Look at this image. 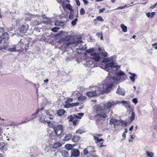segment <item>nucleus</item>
I'll use <instances>...</instances> for the list:
<instances>
[{
	"label": "nucleus",
	"instance_id": "6",
	"mask_svg": "<svg viewBox=\"0 0 157 157\" xmlns=\"http://www.w3.org/2000/svg\"><path fill=\"white\" fill-rule=\"evenodd\" d=\"M45 112V111L43 109H38L35 113L33 114L31 116V119H30V120H32L35 119L38 116L39 117L40 116V115L44 114Z\"/></svg>",
	"mask_w": 157,
	"mask_h": 157
},
{
	"label": "nucleus",
	"instance_id": "61",
	"mask_svg": "<svg viewBox=\"0 0 157 157\" xmlns=\"http://www.w3.org/2000/svg\"><path fill=\"white\" fill-rule=\"evenodd\" d=\"M101 35H102L101 32L98 33H97V34H96V35L98 36Z\"/></svg>",
	"mask_w": 157,
	"mask_h": 157
},
{
	"label": "nucleus",
	"instance_id": "48",
	"mask_svg": "<svg viewBox=\"0 0 157 157\" xmlns=\"http://www.w3.org/2000/svg\"><path fill=\"white\" fill-rule=\"evenodd\" d=\"M80 13L81 15H83L85 14L84 10L83 8H81L80 10Z\"/></svg>",
	"mask_w": 157,
	"mask_h": 157
},
{
	"label": "nucleus",
	"instance_id": "59",
	"mask_svg": "<svg viewBox=\"0 0 157 157\" xmlns=\"http://www.w3.org/2000/svg\"><path fill=\"white\" fill-rule=\"evenodd\" d=\"M55 25L56 26H58L60 25L59 23L58 22V21H57L55 22Z\"/></svg>",
	"mask_w": 157,
	"mask_h": 157
},
{
	"label": "nucleus",
	"instance_id": "25",
	"mask_svg": "<svg viewBox=\"0 0 157 157\" xmlns=\"http://www.w3.org/2000/svg\"><path fill=\"white\" fill-rule=\"evenodd\" d=\"M133 110L132 111H131L132 112V113L130 117V122H132L135 119V114L133 112Z\"/></svg>",
	"mask_w": 157,
	"mask_h": 157
},
{
	"label": "nucleus",
	"instance_id": "41",
	"mask_svg": "<svg viewBox=\"0 0 157 157\" xmlns=\"http://www.w3.org/2000/svg\"><path fill=\"white\" fill-rule=\"evenodd\" d=\"M46 123H48V125L50 127H52L53 126V123L51 121L48 122L47 121V122Z\"/></svg>",
	"mask_w": 157,
	"mask_h": 157
},
{
	"label": "nucleus",
	"instance_id": "27",
	"mask_svg": "<svg viewBox=\"0 0 157 157\" xmlns=\"http://www.w3.org/2000/svg\"><path fill=\"white\" fill-rule=\"evenodd\" d=\"M65 7L67 9L71 11V12L74 11V10L72 9L71 6L70 4H66L65 5Z\"/></svg>",
	"mask_w": 157,
	"mask_h": 157
},
{
	"label": "nucleus",
	"instance_id": "3",
	"mask_svg": "<svg viewBox=\"0 0 157 157\" xmlns=\"http://www.w3.org/2000/svg\"><path fill=\"white\" fill-rule=\"evenodd\" d=\"M94 109L97 112V114L95 116L97 122L98 121L105 119L108 116L109 113L104 109V108L101 105H96L94 106Z\"/></svg>",
	"mask_w": 157,
	"mask_h": 157
},
{
	"label": "nucleus",
	"instance_id": "14",
	"mask_svg": "<svg viewBox=\"0 0 157 157\" xmlns=\"http://www.w3.org/2000/svg\"><path fill=\"white\" fill-rule=\"evenodd\" d=\"M128 73L131 75L129 78L131 81L133 82L135 81V79L136 78L137 76L136 74L134 73H132L130 72H128Z\"/></svg>",
	"mask_w": 157,
	"mask_h": 157
},
{
	"label": "nucleus",
	"instance_id": "38",
	"mask_svg": "<svg viewBox=\"0 0 157 157\" xmlns=\"http://www.w3.org/2000/svg\"><path fill=\"white\" fill-rule=\"evenodd\" d=\"M95 49L94 48H92L90 49H87L86 50V52L88 53H90L95 51Z\"/></svg>",
	"mask_w": 157,
	"mask_h": 157
},
{
	"label": "nucleus",
	"instance_id": "58",
	"mask_svg": "<svg viewBox=\"0 0 157 157\" xmlns=\"http://www.w3.org/2000/svg\"><path fill=\"white\" fill-rule=\"evenodd\" d=\"M83 1L85 5H87L88 4V2L87 0H83Z\"/></svg>",
	"mask_w": 157,
	"mask_h": 157
},
{
	"label": "nucleus",
	"instance_id": "16",
	"mask_svg": "<svg viewBox=\"0 0 157 157\" xmlns=\"http://www.w3.org/2000/svg\"><path fill=\"white\" fill-rule=\"evenodd\" d=\"M116 92L117 94L122 96H124L125 95L124 90L123 89L121 88L119 86H118V88Z\"/></svg>",
	"mask_w": 157,
	"mask_h": 157
},
{
	"label": "nucleus",
	"instance_id": "40",
	"mask_svg": "<svg viewBox=\"0 0 157 157\" xmlns=\"http://www.w3.org/2000/svg\"><path fill=\"white\" fill-rule=\"evenodd\" d=\"M8 50L10 52H15L16 51V47L14 46L12 48H10Z\"/></svg>",
	"mask_w": 157,
	"mask_h": 157
},
{
	"label": "nucleus",
	"instance_id": "31",
	"mask_svg": "<svg viewBox=\"0 0 157 157\" xmlns=\"http://www.w3.org/2000/svg\"><path fill=\"white\" fill-rule=\"evenodd\" d=\"M78 100L80 101H82L86 99V98L82 95H80L78 97Z\"/></svg>",
	"mask_w": 157,
	"mask_h": 157
},
{
	"label": "nucleus",
	"instance_id": "50",
	"mask_svg": "<svg viewBox=\"0 0 157 157\" xmlns=\"http://www.w3.org/2000/svg\"><path fill=\"white\" fill-rule=\"evenodd\" d=\"M132 101L135 104L138 102L137 99L136 98H133L132 99Z\"/></svg>",
	"mask_w": 157,
	"mask_h": 157
},
{
	"label": "nucleus",
	"instance_id": "52",
	"mask_svg": "<svg viewBox=\"0 0 157 157\" xmlns=\"http://www.w3.org/2000/svg\"><path fill=\"white\" fill-rule=\"evenodd\" d=\"M157 3H156V4H154L153 5L150 6V8L151 9H153L154 8H155V7H156V6H157Z\"/></svg>",
	"mask_w": 157,
	"mask_h": 157
},
{
	"label": "nucleus",
	"instance_id": "46",
	"mask_svg": "<svg viewBox=\"0 0 157 157\" xmlns=\"http://www.w3.org/2000/svg\"><path fill=\"white\" fill-rule=\"evenodd\" d=\"M73 17L74 15L72 13V12H71L69 16V18L71 20L73 19Z\"/></svg>",
	"mask_w": 157,
	"mask_h": 157
},
{
	"label": "nucleus",
	"instance_id": "1",
	"mask_svg": "<svg viewBox=\"0 0 157 157\" xmlns=\"http://www.w3.org/2000/svg\"><path fill=\"white\" fill-rule=\"evenodd\" d=\"M113 56L104 59L100 67L109 73L105 79L104 83L108 88L107 91H111L114 83H118L120 80L123 81L125 79L124 76H126L125 73L121 71H117L120 67L119 65H114Z\"/></svg>",
	"mask_w": 157,
	"mask_h": 157
},
{
	"label": "nucleus",
	"instance_id": "29",
	"mask_svg": "<svg viewBox=\"0 0 157 157\" xmlns=\"http://www.w3.org/2000/svg\"><path fill=\"white\" fill-rule=\"evenodd\" d=\"M80 93L77 91L74 92L72 94V96L74 97L75 98L78 97Z\"/></svg>",
	"mask_w": 157,
	"mask_h": 157
},
{
	"label": "nucleus",
	"instance_id": "18",
	"mask_svg": "<svg viewBox=\"0 0 157 157\" xmlns=\"http://www.w3.org/2000/svg\"><path fill=\"white\" fill-rule=\"evenodd\" d=\"M22 45L21 47V48L23 50L25 49L26 50L28 49L29 45V43H26L25 42H24V43L22 42Z\"/></svg>",
	"mask_w": 157,
	"mask_h": 157
},
{
	"label": "nucleus",
	"instance_id": "34",
	"mask_svg": "<svg viewBox=\"0 0 157 157\" xmlns=\"http://www.w3.org/2000/svg\"><path fill=\"white\" fill-rule=\"evenodd\" d=\"M94 140L97 141L96 143H98L102 141H103V139H99L98 137L96 136H94Z\"/></svg>",
	"mask_w": 157,
	"mask_h": 157
},
{
	"label": "nucleus",
	"instance_id": "4",
	"mask_svg": "<svg viewBox=\"0 0 157 157\" xmlns=\"http://www.w3.org/2000/svg\"><path fill=\"white\" fill-rule=\"evenodd\" d=\"M118 103L117 101L110 100L106 103H104L103 104L102 107L104 108V109L109 113L112 107H114Z\"/></svg>",
	"mask_w": 157,
	"mask_h": 157
},
{
	"label": "nucleus",
	"instance_id": "28",
	"mask_svg": "<svg viewBox=\"0 0 157 157\" xmlns=\"http://www.w3.org/2000/svg\"><path fill=\"white\" fill-rule=\"evenodd\" d=\"M120 27L122 29V30L124 32H126L127 31V27L124 25L123 24H121L120 25Z\"/></svg>",
	"mask_w": 157,
	"mask_h": 157
},
{
	"label": "nucleus",
	"instance_id": "9",
	"mask_svg": "<svg viewBox=\"0 0 157 157\" xmlns=\"http://www.w3.org/2000/svg\"><path fill=\"white\" fill-rule=\"evenodd\" d=\"M63 127L62 125H58L55 128H54L55 132L57 135H60L63 132Z\"/></svg>",
	"mask_w": 157,
	"mask_h": 157
},
{
	"label": "nucleus",
	"instance_id": "53",
	"mask_svg": "<svg viewBox=\"0 0 157 157\" xmlns=\"http://www.w3.org/2000/svg\"><path fill=\"white\" fill-rule=\"evenodd\" d=\"M65 147L68 150L70 149L71 147V145L69 144H66Z\"/></svg>",
	"mask_w": 157,
	"mask_h": 157
},
{
	"label": "nucleus",
	"instance_id": "26",
	"mask_svg": "<svg viewBox=\"0 0 157 157\" xmlns=\"http://www.w3.org/2000/svg\"><path fill=\"white\" fill-rule=\"evenodd\" d=\"M65 112V111L63 109L59 110L57 111V114L59 116H62L63 115Z\"/></svg>",
	"mask_w": 157,
	"mask_h": 157
},
{
	"label": "nucleus",
	"instance_id": "54",
	"mask_svg": "<svg viewBox=\"0 0 157 157\" xmlns=\"http://www.w3.org/2000/svg\"><path fill=\"white\" fill-rule=\"evenodd\" d=\"M105 10V8H102L99 10V13H101L103 12Z\"/></svg>",
	"mask_w": 157,
	"mask_h": 157
},
{
	"label": "nucleus",
	"instance_id": "62",
	"mask_svg": "<svg viewBox=\"0 0 157 157\" xmlns=\"http://www.w3.org/2000/svg\"><path fill=\"white\" fill-rule=\"evenodd\" d=\"M57 154L56 153H55L53 155V157H57Z\"/></svg>",
	"mask_w": 157,
	"mask_h": 157
},
{
	"label": "nucleus",
	"instance_id": "30",
	"mask_svg": "<svg viewBox=\"0 0 157 157\" xmlns=\"http://www.w3.org/2000/svg\"><path fill=\"white\" fill-rule=\"evenodd\" d=\"M155 12H152L151 13H146V15L148 17L151 18L153 17V16L155 14Z\"/></svg>",
	"mask_w": 157,
	"mask_h": 157
},
{
	"label": "nucleus",
	"instance_id": "13",
	"mask_svg": "<svg viewBox=\"0 0 157 157\" xmlns=\"http://www.w3.org/2000/svg\"><path fill=\"white\" fill-rule=\"evenodd\" d=\"M45 111V113L43 115H40V116L39 117V121L41 122L44 124H45L47 121V119L46 117H45V115L47 114V113H46Z\"/></svg>",
	"mask_w": 157,
	"mask_h": 157
},
{
	"label": "nucleus",
	"instance_id": "17",
	"mask_svg": "<svg viewBox=\"0 0 157 157\" xmlns=\"http://www.w3.org/2000/svg\"><path fill=\"white\" fill-rule=\"evenodd\" d=\"M67 104L64 105V107L66 108H69L74 106H77L78 105V102H76L72 103H67Z\"/></svg>",
	"mask_w": 157,
	"mask_h": 157
},
{
	"label": "nucleus",
	"instance_id": "43",
	"mask_svg": "<svg viewBox=\"0 0 157 157\" xmlns=\"http://www.w3.org/2000/svg\"><path fill=\"white\" fill-rule=\"evenodd\" d=\"M56 1L60 4L63 7L64 6V3L63 1L61 0H56Z\"/></svg>",
	"mask_w": 157,
	"mask_h": 157
},
{
	"label": "nucleus",
	"instance_id": "23",
	"mask_svg": "<svg viewBox=\"0 0 157 157\" xmlns=\"http://www.w3.org/2000/svg\"><path fill=\"white\" fill-rule=\"evenodd\" d=\"M45 19V20H44L43 21V22L44 24H49L51 22V21L50 18H44Z\"/></svg>",
	"mask_w": 157,
	"mask_h": 157
},
{
	"label": "nucleus",
	"instance_id": "32",
	"mask_svg": "<svg viewBox=\"0 0 157 157\" xmlns=\"http://www.w3.org/2000/svg\"><path fill=\"white\" fill-rule=\"evenodd\" d=\"M146 153L147 156L149 157H153L154 155V154L151 152L149 151H146Z\"/></svg>",
	"mask_w": 157,
	"mask_h": 157
},
{
	"label": "nucleus",
	"instance_id": "5",
	"mask_svg": "<svg viewBox=\"0 0 157 157\" xmlns=\"http://www.w3.org/2000/svg\"><path fill=\"white\" fill-rule=\"evenodd\" d=\"M99 54H101L104 57H106L108 54L106 52H99V54L94 52L91 54V56L93 57L90 58L91 60L92 61L98 62L99 61L100 58L99 56Z\"/></svg>",
	"mask_w": 157,
	"mask_h": 157
},
{
	"label": "nucleus",
	"instance_id": "2",
	"mask_svg": "<svg viewBox=\"0 0 157 157\" xmlns=\"http://www.w3.org/2000/svg\"><path fill=\"white\" fill-rule=\"evenodd\" d=\"M90 89L92 90L86 93V95L89 97L95 96L96 95L102 94L104 93H108L110 91H107L108 88L104 82L99 86H90Z\"/></svg>",
	"mask_w": 157,
	"mask_h": 157
},
{
	"label": "nucleus",
	"instance_id": "11",
	"mask_svg": "<svg viewBox=\"0 0 157 157\" xmlns=\"http://www.w3.org/2000/svg\"><path fill=\"white\" fill-rule=\"evenodd\" d=\"M110 124H113L114 128L116 126H119L120 124V120L118 121L112 118L110 120Z\"/></svg>",
	"mask_w": 157,
	"mask_h": 157
},
{
	"label": "nucleus",
	"instance_id": "20",
	"mask_svg": "<svg viewBox=\"0 0 157 157\" xmlns=\"http://www.w3.org/2000/svg\"><path fill=\"white\" fill-rule=\"evenodd\" d=\"M84 113H78V115H76L74 114L73 116H74V118L75 119L77 120V119H80L81 118V117H82L83 116Z\"/></svg>",
	"mask_w": 157,
	"mask_h": 157
},
{
	"label": "nucleus",
	"instance_id": "12",
	"mask_svg": "<svg viewBox=\"0 0 157 157\" xmlns=\"http://www.w3.org/2000/svg\"><path fill=\"white\" fill-rule=\"evenodd\" d=\"M80 154L79 151L77 149H74L71 151V157L78 156Z\"/></svg>",
	"mask_w": 157,
	"mask_h": 157
},
{
	"label": "nucleus",
	"instance_id": "44",
	"mask_svg": "<svg viewBox=\"0 0 157 157\" xmlns=\"http://www.w3.org/2000/svg\"><path fill=\"white\" fill-rule=\"evenodd\" d=\"M59 29V28L57 27H55L53 28L52 29V30L53 32H56L58 31V30Z\"/></svg>",
	"mask_w": 157,
	"mask_h": 157
},
{
	"label": "nucleus",
	"instance_id": "22",
	"mask_svg": "<svg viewBox=\"0 0 157 157\" xmlns=\"http://www.w3.org/2000/svg\"><path fill=\"white\" fill-rule=\"evenodd\" d=\"M61 146L62 145L59 142H57L54 144L52 147L54 148H56L58 147Z\"/></svg>",
	"mask_w": 157,
	"mask_h": 157
},
{
	"label": "nucleus",
	"instance_id": "15",
	"mask_svg": "<svg viewBox=\"0 0 157 157\" xmlns=\"http://www.w3.org/2000/svg\"><path fill=\"white\" fill-rule=\"evenodd\" d=\"M29 28L28 25H24L21 26L20 29V31L21 33L26 32Z\"/></svg>",
	"mask_w": 157,
	"mask_h": 157
},
{
	"label": "nucleus",
	"instance_id": "49",
	"mask_svg": "<svg viewBox=\"0 0 157 157\" xmlns=\"http://www.w3.org/2000/svg\"><path fill=\"white\" fill-rule=\"evenodd\" d=\"M73 101V99L72 98H69L66 101V103H68L69 102H72Z\"/></svg>",
	"mask_w": 157,
	"mask_h": 157
},
{
	"label": "nucleus",
	"instance_id": "35",
	"mask_svg": "<svg viewBox=\"0 0 157 157\" xmlns=\"http://www.w3.org/2000/svg\"><path fill=\"white\" fill-rule=\"evenodd\" d=\"M92 147H88L87 148L84 150V153L85 155H87L88 153V151L90 148H92Z\"/></svg>",
	"mask_w": 157,
	"mask_h": 157
},
{
	"label": "nucleus",
	"instance_id": "33",
	"mask_svg": "<svg viewBox=\"0 0 157 157\" xmlns=\"http://www.w3.org/2000/svg\"><path fill=\"white\" fill-rule=\"evenodd\" d=\"M2 38L7 40L9 38V35L7 33H5L2 34Z\"/></svg>",
	"mask_w": 157,
	"mask_h": 157
},
{
	"label": "nucleus",
	"instance_id": "56",
	"mask_svg": "<svg viewBox=\"0 0 157 157\" xmlns=\"http://www.w3.org/2000/svg\"><path fill=\"white\" fill-rule=\"evenodd\" d=\"M29 121V120H27V121H22L19 124H23V123H25Z\"/></svg>",
	"mask_w": 157,
	"mask_h": 157
},
{
	"label": "nucleus",
	"instance_id": "24",
	"mask_svg": "<svg viewBox=\"0 0 157 157\" xmlns=\"http://www.w3.org/2000/svg\"><path fill=\"white\" fill-rule=\"evenodd\" d=\"M61 153L64 157H67L68 156V152L66 150H63L61 151Z\"/></svg>",
	"mask_w": 157,
	"mask_h": 157
},
{
	"label": "nucleus",
	"instance_id": "36",
	"mask_svg": "<svg viewBox=\"0 0 157 157\" xmlns=\"http://www.w3.org/2000/svg\"><path fill=\"white\" fill-rule=\"evenodd\" d=\"M4 146L5 144L4 143L0 142V150L2 151H3Z\"/></svg>",
	"mask_w": 157,
	"mask_h": 157
},
{
	"label": "nucleus",
	"instance_id": "55",
	"mask_svg": "<svg viewBox=\"0 0 157 157\" xmlns=\"http://www.w3.org/2000/svg\"><path fill=\"white\" fill-rule=\"evenodd\" d=\"M75 2L77 6H79L80 5V3L79 0H75Z\"/></svg>",
	"mask_w": 157,
	"mask_h": 157
},
{
	"label": "nucleus",
	"instance_id": "21",
	"mask_svg": "<svg viewBox=\"0 0 157 157\" xmlns=\"http://www.w3.org/2000/svg\"><path fill=\"white\" fill-rule=\"evenodd\" d=\"M80 139V137L78 136L75 135L72 138V140L74 142H78Z\"/></svg>",
	"mask_w": 157,
	"mask_h": 157
},
{
	"label": "nucleus",
	"instance_id": "47",
	"mask_svg": "<svg viewBox=\"0 0 157 157\" xmlns=\"http://www.w3.org/2000/svg\"><path fill=\"white\" fill-rule=\"evenodd\" d=\"M82 41L81 40V39H80V40H78V41H74L73 42H72V43H73V44H78L79 43H81V42H82Z\"/></svg>",
	"mask_w": 157,
	"mask_h": 157
},
{
	"label": "nucleus",
	"instance_id": "10",
	"mask_svg": "<svg viewBox=\"0 0 157 157\" xmlns=\"http://www.w3.org/2000/svg\"><path fill=\"white\" fill-rule=\"evenodd\" d=\"M67 119L69 121L72 122V124L74 125H76L77 124L78 121V120L75 119L73 115H71L68 116Z\"/></svg>",
	"mask_w": 157,
	"mask_h": 157
},
{
	"label": "nucleus",
	"instance_id": "39",
	"mask_svg": "<svg viewBox=\"0 0 157 157\" xmlns=\"http://www.w3.org/2000/svg\"><path fill=\"white\" fill-rule=\"evenodd\" d=\"M97 20L98 21H100L101 22H102L104 21V20L102 18V17L101 16H98L97 17L96 19H94V21H95V20Z\"/></svg>",
	"mask_w": 157,
	"mask_h": 157
},
{
	"label": "nucleus",
	"instance_id": "42",
	"mask_svg": "<svg viewBox=\"0 0 157 157\" xmlns=\"http://www.w3.org/2000/svg\"><path fill=\"white\" fill-rule=\"evenodd\" d=\"M78 21V19L77 18H75L74 20L73 21L71 22L72 25L73 26L75 25H76Z\"/></svg>",
	"mask_w": 157,
	"mask_h": 157
},
{
	"label": "nucleus",
	"instance_id": "51",
	"mask_svg": "<svg viewBox=\"0 0 157 157\" xmlns=\"http://www.w3.org/2000/svg\"><path fill=\"white\" fill-rule=\"evenodd\" d=\"M152 46L153 47H154V46H155L154 48H155V49H157V43H154L153 44H152Z\"/></svg>",
	"mask_w": 157,
	"mask_h": 157
},
{
	"label": "nucleus",
	"instance_id": "8",
	"mask_svg": "<svg viewBox=\"0 0 157 157\" xmlns=\"http://www.w3.org/2000/svg\"><path fill=\"white\" fill-rule=\"evenodd\" d=\"M74 37L73 36L67 35L63 39V40L65 41H69V43H67L66 45L68 46L71 44H73V42L74 40Z\"/></svg>",
	"mask_w": 157,
	"mask_h": 157
},
{
	"label": "nucleus",
	"instance_id": "63",
	"mask_svg": "<svg viewBox=\"0 0 157 157\" xmlns=\"http://www.w3.org/2000/svg\"><path fill=\"white\" fill-rule=\"evenodd\" d=\"M133 128V126H132L129 129V130L130 131H132Z\"/></svg>",
	"mask_w": 157,
	"mask_h": 157
},
{
	"label": "nucleus",
	"instance_id": "57",
	"mask_svg": "<svg viewBox=\"0 0 157 157\" xmlns=\"http://www.w3.org/2000/svg\"><path fill=\"white\" fill-rule=\"evenodd\" d=\"M122 136L124 139H125L126 137V133L124 132L122 133Z\"/></svg>",
	"mask_w": 157,
	"mask_h": 157
},
{
	"label": "nucleus",
	"instance_id": "19",
	"mask_svg": "<svg viewBox=\"0 0 157 157\" xmlns=\"http://www.w3.org/2000/svg\"><path fill=\"white\" fill-rule=\"evenodd\" d=\"M71 137L72 135L71 134H67L64 138L63 139V141H68L71 139Z\"/></svg>",
	"mask_w": 157,
	"mask_h": 157
},
{
	"label": "nucleus",
	"instance_id": "64",
	"mask_svg": "<svg viewBox=\"0 0 157 157\" xmlns=\"http://www.w3.org/2000/svg\"><path fill=\"white\" fill-rule=\"evenodd\" d=\"M105 145H103L102 144V143L101 145H100L99 146V147H105Z\"/></svg>",
	"mask_w": 157,
	"mask_h": 157
},
{
	"label": "nucleus",
	"instance_id": "7",
	"mask_svg": "<svg viewBox=\"0 0 157 157\" xmlns=\"http://www.w3.org/2000/svg\"><path fill=\"white\" fill-rule=\"evenodd\" d=\"M119 103L122 104L127 109H128L129 111H132L133 109L130 102L128 101H125L124 100L120 101Z\"/></svg>",
	"mask_w": 157,
	"mask_h": 157
},
{
	"label": "nucleus",
	"instance_id": "45",
	"mask_svg": "<svg viewBox=\"0 0 157 157\" xmlns=\"http://www.w3.org/2000/svg\"><path fill=\"white\" fill-rule=\"evenodd\" d=\"M120 123H121L122 124V126L124 125V126H126L127 125L126 122L125 121L122 120H120Z\"/></svg>",
	"mask_w": 157,
	"mask_h": 157
},
{
	"label": "nucleus",
	"instance_id": "37",
	"mask_svg": "<svg viewBox=\"0 0 157 157\" xmlns=\"http://www.w3.org/2000/svg\"><path fill=\"white\" fill-rule=\"evenodd\" d=\"M84 132H85V131L84 130L80 129H78L76 131V133L79 134H81Z\"/></svg>",
	"mask_w": 157,
	"mask_h": 157
},
{
	"label": "nucleus",
	"instance_id": "60",
	"mask_svg": "<svg viewBox=\"0 0 157 157\" xmlns=\"http://www.w3.org/2000/svg\"><path fill=\"white\" fill-rule=\"evenodd\" d=\"M123 9V6H119L118 7L117 9L115 10H119V9Z\"/></svg>",
	"mask_w": 157,
	"mask_h": 157
}]
</instances>
